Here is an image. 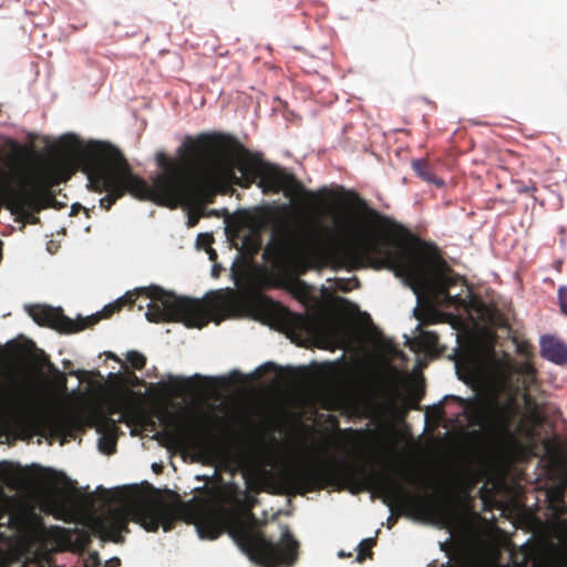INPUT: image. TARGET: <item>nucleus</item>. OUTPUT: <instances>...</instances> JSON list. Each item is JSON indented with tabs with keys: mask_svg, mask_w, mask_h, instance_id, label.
Returning a JSON list of instances; mask_svg holds the SVG:
<instances>
[{
	"mask_svg": "<svg viewBox=\"0 0 567 567\" xmlns=\"http://www.w3.org/2000/svg\"><path fill=\"white\" fill-rule=\"evenodd\" d=\"M340 199L344 208L332 216V226L323 228L319 237L306 251L296 238L286 230L276 239L266 254L271 252L280 262L289 264L299 275L316 266L333 269L355 270L367 265L375 269L391 268L396 276L417 284H434L445 293L454 279L446 274V261L436 247L413 252L392 241L380 229L389 228L392 220L372 208L354 190H343Z\"/></svg>",
	"mask_w": 567,
	"mask_h": 567,
	"instance_id": "1",
	"label": "nucleus"
},
{
	"mask_svg": "<svg viewBox=\"0 0 567 567\" xmlns=\"http://www.w3.org/2000/svg\"><path fill=\"white\" fill-rule=\"evenodd\" d=\"M189 177L190 203L210 204L233 185L249 188L257 182L265 193L296 198L306 193L300 181L285 169L259 162L239 140L221 132L200 133L183 143Z\"/></svg>",
	"mask_w": 567,
	"mask_h": 567,
	"instance_id": "2",
	"label": "nucleus"
},
{
	"mask_svg": "<svg viewBox=\"0 0 567 567\" xmlns=\"http://www.w3.org/2000/svg\"><path fill=\"white\" fill-rule=\"evenodd\" d=\"M60 146L86 175L89 187L96 193H106L100 200L105 210L125 194L164 206L190 203L183 144L177 150L178 158L172 159L163 152L156 154V163L163 172L152 184L134 174L124 154L110 143L83 144L75 135L68 134L61 137Z\"/></svg>",
	"mask_w": 567,
	"mask_h": 567,
	"instance_id": "3",
	"label": "nucleus"
},
{
	"mask_svg": "<svg viewBox=\"0 0 567 567\" xmlns=\"http://www.w3.org/2000/svg\"><path fill=\"white\" fill-rule=\"evenodd\" d=\"M279 482L287 494L300 495L327 486H347L353 494L374 489L391 509L394 505L408 506L422 513H435L445 522H451L454 516L451 508H436L432 495L413 494L395 476L368 468L359 462L288 467L279 473Z\"/></svg>",
	"mask_w": 567,
	"mask_h": 567,
	"instance_id": "4",
	"label": "nucleus"
},
{
	"mask_svg": "<svg viewBox=\"0 0 567 567\" xmlns=\"http://www.w3.org/2000/svg\"><path fill=\"white\" fill-rule=\"evenodd\" d=\"M140 296H144L148 300L145 317L150 322H181L187 328H203L209 322L210 312L202 300L177 296L158 286L128 291L116 301L106 305L101 312L85 318L78 317L75 320L66 317L61 308L33 305L29 306L27 310L40 326L49 327L61 333H75L93 327L102 318H110L126 305L133 306Z\"/></svg>",
	"mask_w": 567,
	"mask_h": 567,
	"instance_id": "5",
	"label": "nucleus"
},
{
	"mask_svg": "<svg viewBox=\"0 0 567 567\" xmlns=\"http://www.w3.org/2000/svg\"><path fill=\"white\" fill-rule=\"evenodd\" d=\"M444 401L456 402L463 409L468 423L486 431L499 451L511 453L519 447L514 424L522 408L515 393L501 400L498 390L491 388L467 399L446 395Z\"/></svg>",
	"mask_w": 567,
	"mask_h": 567,
	"instance_id": "6",
	"label": "nucleus"
},
{
	"mask_svg": "<svg viewBox=\"0 0 567 567\" xmlns=\"http://www.w3.org/2000/svg\"><path fill=\"white\" fill-rule=\"evenodd\" d=\"M130 518L147 532H157L161 526L169 532L179 519V514L175 507L161 499L137 502L128 507L111 509L107 515L94 517L90 524L91 533L81 530L75 543L80 549H86L92 543V534L103 540L123 543L122 533H128Z\"/></svg>",
	"mask_w": 567,
	"mask_h": 567,
	"instance_id": "7",
	"label": "nucleus"
},
{
	"mask_svg": "<svg viewBox=\"0 0 567 567\" xmlns=\"http://www.w3.org/2000/svg\"><path fill=\"white\" fill-rule=\"evenodd\" d=\"M233 536L240 549L258 566L291 567L298 559L299 543L288 527L282 530L278 543L268 539L262 532L246 525L237 527Z\"/></svg>",
	"mask_w": 567,
	"mask_h": 567,
	"instance_id": "8",
	"label": "nucleus"
},
{
	"mask_svg": "<svg viewBox=\"0 0 567 567\" xmlns=\"http://www.w3.org/2000/svg\"><path fill=\"white\" fill-rule=\"evenodd\" d=\"M16 426L28 435L47 433L63 439L74 437L81 429V419L74 414L45 413L32 410H18L12 414Z\"/></svg>",
	"mask_w": 567,
	"mask_h": 567,
	"instance_id": "9",
	"label": "nucleus"
},
{
	"mask_svg": "<svg viewBox=\"0 0 567 567\" xmlns=\"http://www.w3.org/2000/svg\"><path fill=\"white\" fill-rule=\"evenodd\" d=\"M73 173V164L69 162L47 166L37 174L32 190L37 197L50 205L55 200L52 189L66 182Z\"/></svg>",
	"mask_w": 567,
	"mask_h": 567,
	"instance_id": "10",
	"label": "nucleus"
},
{
	"mask_svg": "<svg viewBox=\"0 0 567 567\" xmlns=\"http://www.w3.org/2000/svg\"><path fill=\"white\" fill-rule=\"evenodd\" d=\"M446 267V274H449V276H451L454 279V281L449 285V288L446 289L445 293H441V291L434 286V284L421 285L413 281L412 279L406 280L413 288L414 292H419V290L421 289H426L431 291L437 300L442 301L447 307L465 306L466 298H468V295H465V297H463V292L465 290L467 291V288L465 287V281L461 276L456 275L447 264Z\"/></svg>",
	"mask_w": 567,
	"mask_h": 567,
	"instance_id": "11",
	"label": "nucleus"
},
{
	"mask_svg": "<svg viewBox=\"0 0 567 567\" xmlns=\"http://www.w3.org/2000/svg\"><path fill=\"white\" fill-rule=\"evenodd\" d=\"M542 357L556 363H567V348L553 337H544L540 343Z\"/></svg>",
	"mask_w": 567,
	"mask_h": 567,
	"instance_id": "12",
	"label": "nucleus"
},
{
	"mask_svg": "<svg viewBox=\"0 0 567 567\" xmlns=\"http://www.w3.org/2000/svg\"><path fill=\"white\" fill-rule=\"evenodd\" d=\"M193 435V430L188 423L178 422L173 430H164L155 434V439L162 445L182 443L187 441Z\"/></svg>",
	"mask_w": 567,
	"mask_h": 567,
	"instance_id": "13",
	"label": "nucleus"
},
{
	"mask_svg": "<svg viewBox=\"0 0 567 567\" xmlns=\"http://www.w3.org/2000/svg\"><path fill=\"white\" fill-rule=\"evenodd\" d=\"M197 529L202 538L216 539L223 533V523L218 516L208 514L200 518Z\"/></svg>",
	"mask_w": 567,
	"mask_h": 567,
	"instance_id": "14",
	"label": "nucleus"
},
{
	"mask_svg": "<svg viewBox=\"0 0 567 567\" xmlns=\"http://www.w3.org/2000/svg\"><path fill=\"white\" fill-rule=\"evenodd\" d=\"M123 419L124 415H122L118 421H115L109 415L100 414L96 421V431L101 433L102 436H106V440H110L111 445H113L114 440H117L118 434L122 433L117 423L122 422Z\"/></svg>",
	"mask_w": 567,
	"mask_h": 567,
	"instance_id": "15",
	"label": "nucleus"
},
{
	"mask_svg": "<svg viewBox=\"0 0 567 567\" xmlns=\"http://www.w3.org/2000/svg\"><path fill=\"white\" fill-rule=\"evenodd\" d=\"M412 167L416 175L421 177L423 181L434 184L439 187H442L444 185L443 179L439 178L433 169L431 168L430 164L425 159H415L412 162Z\"/></svg>",
	"mask_w": 567,
	"mask_h": 567,
	"instance_id": "16",
	"label": "nucleus"
},
{
	"mask_svg": "<svg viewBox=\"0 0 567 567\" xmlns=\"http://www.w3.org/2000/svg\"><path fill=\"white\" fill-rule=\"evenodd\" d=\"M6 483L13 489H20L28 486V478L22 471L8 472Z\"/></svg>",
	"mask_w": 567,
	"mask_h": 567,
	"instance_id": "17",
	"label": "nucleus"
},
{
	"mask_svg": "<svg viewBox=\"0 0 567 567\" xmlns=\"http://www.w3.org/2000/svg\"><path fill=\"white\" fill-rule=\"evenodd\" d=\"M419 342L425 350L434 351L439 347V336L434 331H421Z\"/></svg>",
	"mask_w": 567,
	"mask_h": 567,
	"instance_id": "18",
	"label": "nucleus"
},
{
	"mask_svg": "<svg viewBox=\"0 0 567 567\" xmlns=\"http://www.w3.org/2000/svg\"><path fill=\"white\" fill-rule=\"evenodd\" d=\"M524 399H525V402L527 404V406L529 408L530 412H529V417L530 420L536 424V425H540L543 423V415H542V411L539 409V405L538 403L530 398L529 394L525 393L524 394Z\"/></svg>",
	"mask_w": 567,
	"mask_h": 567,
	"instance_id": "19",
	"label": "nucleus"
},
{
	"mask_svg": "<svg viewBox=\"0 0 567 567\" xmlns=\"http://www.w3.org/2000/svg\"><path fill=\"white\" fill-rule=\"evenodd\" d=\"M519 374L523 377V382L526 386L536 381V369L529 362H524L518 369Z\"/></svg>",
	"mask_w": 567,
	"mask_h": 567,
	"instance_id": "20",
	"label": "nucleus"
},
{
	"mask_svg": "<svg viewBox=\"0 0 567 567\" xmlns=\"http://www.w3.org/2000/svg\"><path fill=\"white\" fill-rule=\"evenodd\" d=\"M374 545H375V539L374 538H365V539H363L359 544V551H358L357 559L359 561H363L365 558H371L372 555H373L372 547Z\"/></svg>",
	"mask_w": 567,
	"mask_h": 567,
	"instance_id": "21",
	"label": "nucleus"
},
{
	"mask_svg": "<svg viewBox=\"0 0 567 567\" xmlns=\"http://www.w3.org/2000/svg\"><path fill=\"white\" fill-rule=\"evenodd\" d=\"M126 360L136 370H142L146 364L145 355L135 350L126 353Z\"/></svg>",
	"mask_w": 567,
	"mask_h": 567,
	"instance_id": "22",
	"label": "nucleus"
},
{
	"mask_svg": "<svg viewBox=\"0 0 567 567\" xmlns=\"http://www.w3.org/2000/svg\"><path fill=\"white\" fill-rule=\"evenodd\" d=\"M276 286L277 287H288L289 290H291L293 293H299L300 290H305V288H306L305 282L299 279H293L289 282L278 279V282L276 284Z\"/></svg>",
	"mask_w": 567,
	"mask_h": 567,
	"instance_id": "23",
	"label": "nucleus"
},
{
	"mask_svg": "<svg viewBox=\"0 0 567 567\" xmlns=\"http://www.w3.org/2000/svg\"><path fill=\"white\" fill-rule=\"evenodd\" d=\"M116 441L117 440H114V444L111 445V441L106 440V436H101L100 440H99V449H100V451L103 452L104 454H107V455H111V454L115 453V451H116Z\"/></svg>",
	"mask_w": 567,
	"mask_h": 567,
	"instance_id": "24",
	"label": "nucleus"
},
{
	"mask_svg": "<svg viewBox=\"0 0 567 567\" xmlns=\"http://www.w3.org/2000/svg\"><path fill=\"white\" fill-rule=\"evenodd\" d=\"M557 298L561 313L567 316V286H560L558 288Z\"/></svg>",
	"mask_w": 567,
	"mask_h": 567,
	"instance_id": "25",
	"label": "nucleus"
},
{
	"mask_svg": "<svg viewBox=\"0 0 567 567\" xmlns=\"http://www.w3.org/2000/svg\"><path fill=\"white\" fill-rule=\"evenodd\" d=\"M403 480L411 484H420L421 483V475L412 472V471H402L400 472Z\"/></svg>",
	"mask_w": 567,
	"mask_h": 567,
	"instance_id": "26",
	"label": "nucleus"
},
{
	"mask_svg": "<svg viewBox=\"0 0 567 567\" xmlns=\"http://www.w3.org/2000/svg\"><path fill=\"white\" fill-rule=\"evenodd\" d=\"M174 385L176 388H178L179 390L187 391V390H189V388L192 385V380L190 379L175 380Z\"/></svg>",
	"mask_w": 567,
	"mask_h": 567,
	"instance_id": "27",
	"label": "nucleus"
},
{
	"mask_svg": "<svg viewBox=\"0 0 567 567\" xmlns=\"http://www.w3.org/2000/svg\"><path fill=\"white\" fill-rule=\"evenodd\" d=\"M517 430L520 431V432H524L525 435L529 439H533L534 437V430L533 429H527L525 427V425L523 424V422L520 421L517 425Z\"/></svg>",
	"mask_w": 567,
	"mask_h": 567,
	"instance_id": "28",
	"label": "nucleus"
},
{
	"mask_svg": "<svg viewBox=\"0 0 567 567\" xmlns=\"http://www.w3.org/2000/svg\"><path fill=\"white\" fill-rule=\"evenodd\" d=\"M212 241V236L200 234L198 236V244L208 245Z\"/></svg>",
	"mask_w": 567,
	"mask_h": 567,
	"instance_id": "29",
	"label": "nucleus"
},
{
	"mask_svg": "<svg viewBox=\"0 0 567 567\" xmlns=\"http://www.w3.org/2000/svg\"><path fill=\"white\" fill-rule=\"evenodd\" d=\"M536 190H537V187H536L535 184H533L530 186H526L523 189H520V193H526V194H529V195L534 196Z\"/></svg>",
	"mask_w": 567,
	"mask_h": 567,
	"instance_id": "30",
	"label": "nucleus"
},
{
	"mask_svg": "<svg viewBox=\"0 0 567 567\" xmlns=\"http://www.w3.org/2000/svg\"><path fill=\"white\" fill-rule=\"evenodd\" d=\"M259 370L274 371L276 370V365L271 362H268L259 368Z\"/></svg>",
	"mask_w": 567,
	"mask_h": 567,
	"instance_id": "31",
	"label": "nucleus"
},
{
	"mask_svg": "<svg viewBox=\"0 0 567 567\" xmlns=\"http://www.w3.org/2000/svg\"><path fill=\"white\" fill-rule=\"evenodd\" d=\"M121 410V403H113L110 408V414L120 412Z\"/></svg>",
	"mask_w": 567,
	"mask_h": 567,
	"instance_id": "32",
	"label": "nucleus"
},
{
	"mask_svg": "<svg viewBox=\"0 0 567 567\" xmlns=\"http://www.w3.org/2000/svg\"><path fill=\"white\" fill-rule=\"evenodd\" d=\"M396 523V517L390 516L388 518V527L391 528Z\"/></svg>",
	"mask_w": 567,
	"mask_h": 567,
	"instance_id": "33",
	"label": "nucleus"
},
{
	"mask_svg": "<svg viewBox=\"0 0 567 567\" xmlns=\"http://www.w3.org/2000/svg\"><path fill=\"white\" fill-rule=\"evenodd\" d=\"M420 400H421V396L415 394L413 398V406H416Z\"/></svg>",
	"mask_w": 567,
	"mask_h": 567,
	"instance_id": "34",
	"label": "nucleus"
},
{
	"mask_svg": "<svg viewBox=\"0 0 567 567\" xmlns=\"http://www.w3.org/2000/svg\"><path fill=\"white\" fill-rule=\"evenodd\" d=\"M81 205H73L72 206V214H75V212H78V209H81Z\"/></svg>",
	"mask_w": 567,
	"mask_h": 567,
	"instance_id": "35",
	"label": "nucleus"
},
{
	"mask_svg": "<svg viewBox=\"0 0 567 567\" xmlns=\"http://www.w3.org/2000/svg\"><path fill=\"white\" fill-rule=\"evenodd\" d=\"M214 257H216V251L212 250V252H210V259H213Z\"/></svg>",
	"mask_w": 567,
	"mask_h": 567,
	"instance_id": "36",
	"label": "nucleus"
},
{
	"mask_svg": "<svg viewBox=\"0 0 567 567\" xmlns=\"http://www.w3.org/2000/svg\"><path fill=\"white\" fill-rule=\"evenodd\" d=\"M159 466H157L156 464H153V470L154 471H157Z\"/></svg>",
	"mask_w": 567,
	"mask_h": 567,
	"instance_id": "37",
	"label": "nucleus"
}]
</instances>
